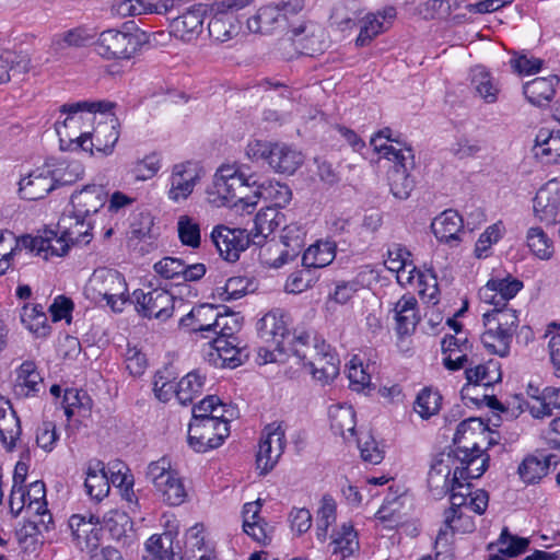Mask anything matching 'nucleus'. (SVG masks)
<instances>
[{"mask_svg": "<svg viewBox=\"0 0 560 560\" xmlns=\"http://www.w3.org/2000/svg\"><path fill=\"white\" fill-rule=\"evenodd\" d=\"M451 506L444 511V525L440 528L435 545L447 546L450 537L455 534H469L476 529V523L471 512L482 515L489 503L488 492L478 489L474 492L453 493L450 498Z\"/></svg>", "mask_w": 560, "mask_h": 560, "instance_id": "1", "label": "nucleus"}, {"mask_svg": "<svg viewBox=\"0 0 560 560\" xmlns=\"http://www.w3.org/2000/svg\"><path fill=\"white\" fill-rule=\"evenodd\" d=\"M257 179L252 174L236 165H222L218 168L211 195H217L212 202L235 209L237 212L252 213L255 210V200L246 191L256 186Z\"/></svg>", "mask_w": 560, "mask_h": 560, "instance_id": "2", "label": "nucleus"}, {"mask_svg": "<svg viewBox=\"0 0 560 560\" xmlns=\"http://www.w3.org/2000/svg\"><path fill=\"white\" fill-rule=\"evenodd\" d=\"M310 335L303 332L288 341L291 351L304 365L310 366L313 377L323 384L331 382L339 374V359L324 340L308 345Z\"/></svg>", "mask_w": 560, "mask_h": 560, "instance_id": "3", "label": "nucleus"}, {"mask_svg": "<svg viewBox=\"0 0 560 560\" xmlns=\"http://www.w3.org/2000/svg\"><path fill=\"white\" fill-rule=\"evenodd\" d=\"M254 3L255 0H221L213 3L208 23L209 35L220 43L238 35L246 16L243 11Z\"/></svg>", "mask_w": 560, "mask_h": 560, "instance_id": "4", "label": "nucleus"}, {"mask_svg": "<svg viewBox=\"0 0 560 560\" xmlns=\"http://www.w3.org/2000/svg\"><path fill=\"white\" fill-rule=\"evenodd\" d=\"M246 155L252 161H266L277 173L292 175L302 164V153L285 143H272L260 140L250 141Z\"/></svg>", "mask_w": 560, "mask_h": 560, "instance_id": "5", "label": "nucleus"}, {"mask_svg": "<svg viewBox=\"0 0 560 560\" xmlns=\"http://www.w3.org/2000/svg\"><path fill=\"white\" fill-rule=\"evenodd\" d=\"M144 43V33L128 27L103 31L95 42V51L106 60H128Z\"/></svg>", "mask_w": 560, "mask_h": 560, "instance_id": "6", "label": "nucleus"}, {"mask_svg": "<svg viewBox=\"0 0 560 560\" xmlns=\"http://www.w3.org/2000/svg\"><path fill=\"white\" fill-rule=\"evenodd\" d=\"M147 479L150 480L162 500L172 506L185 502L187 492L177 471L171 468V463L162 457L149 464Z\"/></svg>", "mask_w": 560, "mask_h": 560, "instance_id": "7", "label": "nucleus"}, {"mask_svg": "<svg viewBox=\"0 0 560 560\" xmlns=\"http://www.w3.org/2000/svg\"><path fill=\"white\" fill-rule=\"evenodd\" d=\"M107 200V194L101 185H86L79 191L71 195V211L69 217L70 222L73 220L72 225L75 229L91 230V223L86 222V218L93 213H96L102 209Z\"/></svg>", "mask_w": 560, "mask_h": 560, "instance_id": "8", "label": "nucleus"}, {"mask_svg": "<svg viewBox=\"0 0 560 560\" xmlns=\"http://www.w3.org/2000/svg\"><path fill=\"white\" fill-rule=\"evenodd\" d=\"M382 150V147H381ZM384 158L395 163L388 173V180L392 194L398 199H407L415 188V180L408 171L415 165V155L412 150L407 152L395 151L392 148H383Z\"/></svg>", "mask_w": 560, "mask_h": 560, "instance_id": "9", "label": "nucleus"}, {"mask_svg": "<svg viewBox=\"0 0 560 560\" xmlns=\"http://www.w3.org/2000/svg\"><path fill=\"white\" fill-rule=\"evenodd\" d=\"M451 454L435 458L428 474V486L433 497L442 498L447 493L466 492L470 485L458 481L455 469L452 471Z\"/></svg>", "mask_w": 560, "mask_h": 560, "instance_id": "10", "label": "nucleus"}, {"mask_svg": "<svg viewBox=\"0 0 560 560\" xmlns=\"http://www.w3.org/2000/svg\"><path fill=\"white\" fill-rule=\"evenodd\" d=\"M285 447V430L281 422H272L264 429L256 456L257 468L269 472L278 463Z\"/></svg>", "mask_w": 560, "mask_h": 560, "instance_id": "11", "label": "nucleus"}, {"mask_svg": "<svg viewBox=\"0 0 560 560\" xmlns=\"http://www.w3.org/2000/svg\"><path fill=\"white\" fill-rule=\"evenodd\" d=\"M132 298L138 313L144 317L164 322L173 315L175 298L164 289H152L149 292L139 289L133 291Z\"/></svg>", "mask_w": 560, "mask_h": 560, "instance_id": "12", "label": "nucleus"}, {"mask_svg": "<svg viewBox=\"0 0 560 560\" xmlns=\"http://www.w3.org/2000/svg\"><path fill=\"white\" fill-rule=\"evenodd\" d=\"M92 282L96 284L98 294L106 300L114 312H121L128 301V288L125 278L116 270L103 269L94 273Z\"/></svg>", "mask_w": 560, "mask_h": 560, "instance_id": "13", "label": "nucleus"}, {"mask_svg": "<svg viewBox=\"0 0 560 560\" xmlns=\"http://www.w3.org/2000/svg\"><path fill=\"white\" fill-rule=\"evenodd\" d=\"M71 529L72 542L81 551L100 547L102 527L100 518L94 514H73L68 522Z\"/></svg>", "mask_w": 560, "mask_h": 560, "instance_id": "14", "label": "nucleus"}, {"mask_svg": "<svg viewBox=\"0 0 560 560\" xmlns=\"http://www.w3.org/2000/svg\"><path fill=\"white\" fill-rule=\"evenodd\" d=\"M211 238L220 254L226 261H236L241 252L245 250L252 238L246 230L217 226L211 233Z\"/></svg>", "mask_w": 560, "mask_h": 560, "instance_id": "15", "label": "nucleus"}, {"mask_svg": "<svg viewBox=\"0 0 560 560\" xmlns=\"http://www.w3.org/2000/svg\"><path fill=\"white\" fill-rule=\"evenodd\" d=\"M287 317L284 311L275 308L265 314L257 324L260 338L270 342L280 352L287 351L285 341L289 339Z\"/></svg>", "mask_w": 560, "mask_h": 560, "instance_id": "16", "label": "nucleus"}, {"mask_svg": "<svg viewBox=\"0 0 560 560\" xmlns=\"http://www.w3.org/2000/svg\"><path fill=\"white\" fill-rule=\"evenodd\" d=\"M454 456L460 462V466H456L455 471L458 481L463 483L481 477L489 465V456L475 442L471 448L457 446Z\"/></svg>", "mask_w": 560, "mask_h": 560, "instance_id": "17", "label": "nucleus"}, {"mask_svg": "<svg viewBox=\"0 0 560 560\" xmlns=\"http://www.w3.org/2000/svg\"><path fill=\"white\" fill-rule=\"evenodd\" d=\"M292 229L287 226L281 236L282 243L288 249H280L278 244H267L259 252V259L264 265L272 268H280L292 261L303 247V238L300 235L291 237Z\"/></svg>", "mask_w": 560, "mask_h": 560, "instance_id": "18", "label": "nucleus"}, {"mask_svg": "<svg viewBox=\"0 0 560 560\" xmlns=\"http://www.w3.org/2000/svg\"><path fill=\"white\" fill-rule=\"evenodd\" d=\"M465 376L467 383L460 390L462 397L463 399H469L474 404H478L479 398L471 397L470 392L477 390L480 386L488 388L494 383L500 382L502 377L500 363L494 360H489L487 363L478 364L475 368L469 365L465 369Z\"/></svg>", "mask_w": 560, "mask_h": 560, "instance_id": "19", "label": "nucleus"}, {"mask_svg": "<svg viewBox=\"0 0 560 560\" xmlns=\"http://www.w3.org/2000/svg\"><path fill=\"white\" fill-rule=\"evenodd\" d=\"M396 14L394 7H386L376 12L366 13L364 16L360 15L358 20L360 32L354 42L355 46L365 47L370 45L374 38L389 27Z\"/></svg>", "mask_w": 560, "mask_h": 560, "instance_id": "20", "label": "nucleus"}, {"mask_svg": "<svg viewBox=\"0 0 560 560\" xmlns=\"http://www.w3.org/2000/svg\"><path fill=\"white\" fill-rule=\"evenodd\" d=\"M560 210V176L549 179L534 198L535 215L546 223L556 222Z\"/></svg>", "mask_w": 560, "mask_h": 560, "instance_id": "21", "label": "nucleus"}, {"mask_svg": "<svg viewBox=\"0 0 560 560\" xmlns=\"http://www.w3.org/2000/svg\"><path fill=\"white\" fill-rule=\"evenodd\" d=\"M523 288V282L511 277L502 279H490L479 290V298L482 302L494 307L505 306Z\"/></svg>", "mask_w": 560, "mask_h": 560, "instance_id": "22", "label": "nucleus"}, {"mask_svg": "<svg viewBox=\"0 0 560 560\" xmlns=\"http://www.w3.org/2000/svg\"><path fill=\"white\" fill-rule=\"evenodd\" d=\"M19 194L26 200H38L44 198L55 185L50 174V163L32 171L27 176L21 178L19 183Z\"/></svg>", "mask_w": 560, "mask_h": 560, "instance_id": "23", "label": "nucleus"}, {"mask_svg": "<svg viewBox=\"0 0 560 560\" xmlns=\"http://www.w3.org/2000/svg\"><path fill=\"white\" fill-rule=\"evenodd\" d=\"M69 217H62L58 222V228L61 230V236L50 240H47L48 246L44 247L45 258L50 256H63L69 250V244H74L79 242L89 243L90 240H86L90 234H88L86 230L75 229L70 222Z\"/></svg>", "mask_w": 560, "mask_h": 560, "instance_id": "24", "label": "nucleus"}, {"mask_svg": "<svg viewBox=\"0 0 560 560\" xmlns=\"http://www.w3.org/2000/svg\"><path fill=\"white\" fill-rule=\"evenodd\" d=\"M206 8L202 4L187 10L172 22V33L182 42L191 43L203 31Z\"/></svg>", "mask_w": 560, "mask_h": 560, "instance_id": "25", "label": "nucleus"}, {"mask_svg": "<svg viewBox=\"0 0 560 560\" xmlns=\"http://www.w3.org/2000/svg\"><path fill=\"white\" fill-rule=\"evenodd\" d=\"M285 13L280 5L261 7L254 15L246 19V25L249 32L260 34H271L277 30L284 28L287 25Z\"/></svg>", "mask_w": 560, "mask_h": 560, "instance_id": "26", "label": "nucleus"}, {"mask_svg": "<svg viewBox=\"0 0 560 560\" xmlns=\"http://www.w3.org/2000/svg\"><path fill=\"white\" fill-rule=\"evenodd\" d=\"M198 175L190 163L174 165L170 178L168 198L174 202L187 199L194 191Z\"/></svg>", "mask_w": 560, "mask_h": 560, "instance_id": "27", "label": "nucleus"}, {"mask_svg": "<svg viewBox=\"0 0 560 560\" xmlns=\"http://www.w3.org/2000/svg\"><path fill=\"white\" fill-rule=\"evenodd\" d=\"M44 392L43 377L33 361H24L16 370L14 394L20 398L37 396Z\"/></svg>", "mask_w": 560, "mask_h": 560, "instance_id": "28", "label": "nucleus"}, {"mask_svg": "<svg viewBox=\"0 0 560 560\" xmlns=\"http://www.w3.org/2000/svg\"><path fill=\"white\" fill-rule=\"evenodd\" d=\"M463 219L456 210L447 209L434 218L431 229L435 237L446 244H457L463 231Z\"/></svg>", "mask_w": 560, "mask_h": 560, "instance_id": "29", "label": "nucleus"}, {"mask_svg": "<svg viewBox=\"0 0 560 560\" xmlns=\"http://www.w3.org/2000/svg\"><path fill=\"white\" fill-rule=\"evenodd\" d=\"M362 9L357 0H339L330 12V26L339 32H351L358 25Z\"/></svg>", "mask_w": 560, "mask_h": 560, "instance_id": "30", "label": "nucleus"}, {"mask_svg": "<svg viewBox=\"0 0 560 560\" xmlns=\"http://www.w3.org/2000/svg\"><path fill=\"white\" fill-rule=\"evenodd\" d=\"M20 419L10 401L0 397V441L8 451H12L21 435Z\"/></svg>", "mask_w": 560, "mask_h": 560, "instance_id": "31", "label": "nucleus"}, {"mask_svg": "<svg viewBox=\"0 0 560 560\" xmlns=\"http://www.w3.org/2000/svg\"><path fill=\"white\" fill-rule=\"evenodd\" d=\"M418 302L412 295H402L395 304L394 313L398 335H410L419 322Z\"/></svg>", "mask_w": 560, "mask_h": 560, "instance_id": "32", "label": "nucleus"}, {"mask_svg": "<svg viewBox=\"0 0 560 560\" xmlns=\"http://www.w3.org/2000/svg\"><path fill=\"white\" fill-rule=\"evenodd\" d=\"M283 215L275 207H266L258 211L254 219V226L248 232L252 243L261 245L282 222Z\"/></svg>", "mask_w": 560, "mask_h": 560, "instance_id": "33", "label": "nucleus"}, {"mask_svg": "<svg viewBox=\"0 0 560 560\" xmlns=\"http://www.w3.org/2000/svg\"><path fill=\"white\" fill-rule=\"evenodd\" d=\"M558 83L559 78L557 75L536 78L524 84L523 93L530 104L544 106L552 100Z\"/></svg>", "mask_w": 560, "mask_h": 560, "instance_id": "34", "label": "nucleus"}, {"mask_svg": "<svg viewBox=\"0 0 560 560\" xmlns=\"http://www.w3.org/2000/svg\"><path fill=\"white\" fill-rule=\"evenodd\" d=\"M84 487L86 493L96 501H102L108 495L109 478L103 462L95 459L89 463Z\"/></svg>", "mask_w": 560, "mask_h": 560, "instance_id": "35", "label": "nucleus"}, {"mask_svg": "<svg viewBox=\"0 0 560 560\" xmlns=\"http://www.w3.org/2000/svg\"><path fill=\"white\" fill-rule=\"evenodd\" d=\"M219 316L217 307L210 304H202L194 307L186 316L180 318L179 325L191 331L214 334V322Z\"/></svg>", "mask_w": 560, "mask_h": 560, "instance_id": "36", "label": "nucleus"}, {"mask_svg": "<svg viewBox=\"0 0 560 560\" xmlns=\"http://www.w3.org/2000/svg\"><path fill=\"white\" fill-rule=\"evenodd\" d=\"M551 456L529 454L524 457L517 468V474L525 485H536L548 475Z\"/></svg>", "mask_w": 560, "mask_h": 560, "instance_id": "37", "label": "nucleus"}, {"mask_svg": "<svg viewBox=\"0 0 560 560\" xmlns=\"http://www.w3.org/2000/svg\"><path fill=\"white\" fill-rule=\"evenodd\" d=\"M330 538L332 555L340 556V560H345L359 551L358 534L351 523H343L330 534Z\"/></svg>", "mask_w": 560, "mask_h": 560, "instance_id": "38", "label": "nucleus"}, {"mask_svg": "<svg viewBox=\"0 0 560 560\" xmlns=\"http://www.w3.org/2000/svg\"><path fill=\"white\" fill-rule=\"evenodd\" d=\"M535 155L545 163H560V131L541 129L535 139Z\"/></svg>", "mask_w": 560, "mask_h": 560, "instance_id": "39", "label": "nucleus"}, {"mask_svg": "<svg viewBox=\"0 0 560 560\" xmlns=\"http://www.w3.org/2000/svg\"><path fill=\"white\" fill-rule=\"evenodd\" d=\"M485 331L481 335V342L485 348L492 354H497L501 358H505L510 354L511 343L513 335L504 331L503 328L497 329L489 323H483Z\"/></svg>", "mask_w": 560, "mask_h": 560, "instance_id": "40", "label": "nucleus"}, {"mask_svg": "<svg viewBox=\"0 0 560 560\" xmlns=\"http://www.w3.org/2000/svg\"><path fill=\"white\" fill-rule=\"evenodd\" d=\"M482 320L483 323L491 324L492 327L495 326L497 329L503 328L504 331L513 336L520 322L516 310L509 307V305L493 306L491 310L483 313Z\"/></svg>", "mask_w": 560, "mask_h": 560, "instance_id": "41", "label": "nucleus"}, {"mask_svg": "<svg viewBox=\"0 0 560 560\" xmlns=\"http://www.w3.org/2000/svg\"><path fill=\"white\" fill-rule=\"evenodd\" d=\"M172 533L152 535L145 542L143 560H176L172 550Z\"/></svg>", "mask_w": 560, "mask_h": 560, "instance_id": "42", "label": "nucleus"}, {"mask_svg": "<svg viewBox=\"0 0 560 560\" xmlns=\"http://www.w3.org/2000/svg\"><path fill=\"white\" fill-rule=\"evenodd\" d=\"M336 246L331 242H319L311 245L303 254L302 264L306 268L328 266L336 256Z\"/></svg>", "mask_w": 560, "mask_h": 560, "instance_id": "43", "label": "nucleus"}, {"mask_svg": "<svg viewBox=\"0 0 560 560\" xmlns=\"http://www.w3.org/2000/svg\"><path fill=\"white\" fill-rule=\"evenodd\" d=\"M256 187V190L252 194L255 206L260 198L270 200L273 203L271 207L277 209L278 207H284L291 200V190L287 185L269 182L268 184H257Z\"/></svg>", "mask_w": 560, "mask_h": 560, "instance_id": "44", "label": "nucleus"}, {"mask_svg": "<svg viewBox=\"0 0 560 560\" xmlns=\"http://www.w3.org/2000/svg\"><path fill=\"white\" fill-rule=\"evenodd\" d=\"M330 428L336 434L347 439L346 433L354 435L355 412L351 406H334L329 410Z\"/></svg>", "mask_w": 560, "mask_h": 560, "instance_id": "45", "label": "nucleus"}, {"mask_svg": "<svg viewBox=\"0 0 560 560\" xmlns=\"http://www.w3.org/2000/svg\"><path fill=\"white\" fill-rule=\"evenodd\" d=\"M206 377L198 371L189 372L177 384L175 396L183 406L191 404L194 398L201 394Z\"/></svg>", "mask_w": 560, "mask_h": 560, "instance_id": "46", "label": "nucleus"}, {"mask_svg": "<svg viewBox=\"0 0 560 560\" xmlns=\"http://www.w3.org/2000/svg\"><path fill=\"white\" fill-rule=\"evenodd\" d=\"M337 504L331 495L325 494L320 500V506L316 516V537L324 542L328 538L329 527L336 523Z\"/></svg>", "mask_w": 560, "mask_h": 560, "instance_id": "47", "label": "nucleus"}, {"mask_svg": "<svg viewBox=\"0 0 560 560\" xmlns=\"http://www.w3.org/2000/svg\"><path fill=\"white\" fill-rule=\"evenodd\" d=\"M84 173V167L79 161L61 160L50 164V174L56 186L71 185Z\"/></svg>", "mask_w": 560, "mask_h": 560, "instance_id": "48", "label": "nucleus"}, {"mask_svg": "<svg viewBox=\"0 0 560 560\" xmlns=\"http://www.w3.org/2000/svg\"><path fill=\"white\" fill-rule=\"evenodd\" d=\"M471 84L477 94L488 104L498 101L500 89L493 78L482 67L472 70Z\"/></svg>", "mask_w": 560, "mask_h": 560, "instance_id": "49", "label": "nucleus"}, {"mask_svg": "<svg viewBox=\"0 0 560 560\" xmlns=\"http://www.w3.org/2000/svg\"><path fill=\"white\" fill-rule=\"evenodd\" d=\"M94 37L95 34L91 30L79 26L55 36L52 45L58 51L68 47L81 48L89 45Z\"/></svg>", "mask_w": 560, "mask_h": 560, "instance_id": "50", "label": "nucleus"}, {"mask_svg": "<svg viewBox=\"0 0 560 560\" xmlns=\"http://www.w3.org/2000/svg\"><path fill=\"white\" fill-rule=\"evenodd\" d=\"M113 122L112 120L110 124H98L93 133H91L94 141V154L108 155L113 152L119 138V131Z\"/></svg>", "mask_w": 560, "mask_h": 560, "instance_id": "51", "label": "nucleus"}, {"mask_svg": "<svg viewBox=\"0 0 560 560\" xmlns=\"http://www.w3.org/2000/svg\"><path fill=\"white\" fill-rule=\"evenodd\" d=\"M30 69V59L15 51L4 50L0 54V84L11 79V73H25Z\"/></svg>", "mask_w": 560, "mask_h": 560, "instance_id": "52", "label": "nucleus"}, {"mask_svg": "<svg viewBox=\"0 0 560 560\" xmlns=\"http://www.w3.org/2000/svg\"><path fill=\"white\" fill-rule=\"evenodd\" d=\"M529 540L527 538L512 535L506 527H504L495 544H490L489 549L494 546L498 548V552L505 556L506 558L516 557L526 551Z\"/></svg>", "mask_w": 560, "mask_h": 560, "instance_id": "53", "label": "nucleus"}, {"mask_svg": "<svg viewBox=\"0 0 560 560\" xmlns=\"http://www.w3.org/2000/svg\"><path fill=\"white\" fill-rule=\"evenodd\" d=\"M45 497V483L40 480L32 482L28 490L25 491L27 512L34 515H44V517L48 518V522H52V516L47 510V502Z\"/></svg>", "mask_w": 560, "mask_h": 560, "instance_id": "54", "label": "nucleus"}, {"mask_svg": "<svg viewBox=\"0 0 560 560\" xmlns=\"http://www.w3.org/2000/svg\"><path fill=\"white\" fill-rule=\"evenodd\" d=\"M205 358L214 366L233 369L241 365L248 358V352L246 348L231 347L229 350L208 351L205 353Z\"/></svg>", "mask_w": 560, "mask_h": 560, "instance_id": "55", "label": "nucleus"}, {"mask_svg": "<svg viewBox=\"0 0 560 560\" xmlns=\"http://www.w3.org/2000/svg\"><path fill=\"white\" fill-rule=\"evenodd\" d=\"M527 246L540 259H549L553 254L552 241L540 228H530L527 232Z\"/></svg>", "mask_w": 560, "mask_h": 560, "instance_id": "56", "label": "nucleus"}, {"mask_svg": "<svg viewBox=\"0 0 560 560\" xmlns=\"http://www.w3.org/2000/svg\"><path fill=\"white\" fill-rule=\"evenodd\" d=\"M540 406L529 405V413L537 419L550 417L553 409H560V387H545Z\"/></svg>", "mask_w": 560, "mask_h": 560, "instance_id": "57", "label": "nucleus"}, {"mask_svg": "<svg viewBox=\"0 0 560 560\" xmlns=\"http://www.w3.org/2000/svg\"><path fill=\"white\" fill-rule=\"evenodd\" d=\"M37 520H27L24 522V524L16 530L15 535L20 544L24 545H32L36 542V538L39 534H42L43 530L48 529V524L51 522H48L47 517H44V515H35Z\"/></svg>", "mask_w": 560, "mask_h": 560, "instance_id": "58", "label": "nucleus"}, {"mask_svg": "<svg viewBox=\"0 0 560 560\" xmlns=\"http://www.w3.org/2000/svg\"><path fill=\"white\" fill-rule=\"evenodd\" d=\"M178 237L183 245L191 248L200 246V226L188 215H180L177 222Z\"/></svg>", "mask_w": 560, "mask_h": 560, "instance_id": "59", "label": "nucleus"}, {"mask_svg": "<svg viewBox=\"0 0 560 560\" xmlns=\"http://www.w3.org/2000/svg\"><path fill=\"white\" fill-rule=\"evenodd\" d=\"M371 145H373L374 150L384 156V152L386 150H381L382 148H392L395 151L407 152V150H412L410 147L406 145L399 138L394 137L393 130L388 127H385L377 131L370 141Z\"/></svg>", "mask_w": 560, "mask_h": 560, "instance_id": "60", "label": "nucleus"}, {"mask_svg": "<svg viewBox=\"0 0 560 560\" xmlns=\"http://www.w3.org/2000/svg\"><path fill=\"white\" fill-rule=\"evenodd\" d=\"M254 290V282L249 278L236 276L231 277L226 280L221 296L222 300L224 301H233L241 299L242 296H244L248 292H253Z\"/></svg>", "mask_w": 560, "mask_h": 560, "instance_id": "61", "label": "nucleus"}, {"mask_svg": "<svg viewBox=\"0 0 560 560\" xmlns=\"http://www.w3.org/2000/svg\"><path fill=\"white\" fill-rule=\"evenodd\" d=\"M441 396L429 389H422L415 401L413 409L422 419H429L440 409Z\"/></svg>", "mask_w": 560, "mask_h": 560, "instance_id": "62", "label": "nucleus"}, {"mask_svg": "<svg viewBox=\"0 0 560 560\" xmlns=\"http://www.w3.org/2000/svg\"><path fill=\"white\" fill-rule=\"evenodd\" d=\"M188 444L198 452L203 453L221 445V438L212 439L203 434L197 424L189 423L188 428Z\"/></svg>", "mask_w": 560, "mask_h": 560, "instance_id": "63", "label": "nucleus"}, {"mask_svg": "<svg viewBox=\"0 0 560 560\" xmlns=\"http://www.w3.org/2000/svg\"><path fill=\"white\" fill-rule=\"evenodd\" d=\"M18 256L14 245V233L2 231L0 233V276L12 266L14 257Z\"/></svg>", "mask_w": 560, "mask_h": 560, "instance_id": "64", "label": "nucleus"}]
</instances>
